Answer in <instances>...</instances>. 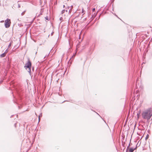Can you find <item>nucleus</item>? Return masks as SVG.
<instances>
[{
    "instance_id": "12",
    "label": "nucleus",
    "mask_w": 152,
    "mask_h": 152,
    "mask_svg": "<svg viewBox=\"0 0 152 152\" xmlns=\"http://www.w3.org/2000/svg\"><path fill=\"white\" fill-rule=\"evenodd\" d=\"M95 8H93V10H92V11H95Z\"/></svg>"
},
{
    "instance_id": "11",
    "label": "nucleus",
    "mask_w": 152,
    "mask_h": 152,
    "mask_svg": "<svg viewBox=\"0 0 152 152\" xmlns=\"http://www.w3.org/2000/svg\"><path fill=\"white\" fill-rule=\"evenodd\" d=\"M11 46V43H10L8 45V47H10Z\"/></svg>"
},
{
    "instance_id": "13",
    "label": "nucleus",
    "mask_w": 152,
    "mask_h": 152,
    "mask_svg": "<svg viewBox=\"0 0 152 152\" xmlns=\"http://www.w3.org/2000/svg\"><path fill=\"white\" fill-rule=\"evenodd\" d=\"M83 9H82V10H83Z\"/></svg>"
},
{
    "instance_id": "3",
    "label": "nucleus",
    "mask_w": 152,
    "mask_h": 152,
    "mask_svg": "<svg viewBox=\"0 0 152 152\" xmlns=\"http://www.w3.org/2000/svg\"><path fill=\"white\" fill-rule=\"evenodd\" d=\"M11 23V20L9 19H7L5 21V26L6 28H8L10 27Z\"/></svg>"
},
{
    "instance_id": "1",
    "label": "nucleus",
    "mask_w": 152,
    "mask_h": 152,
    "mask_svg": "<svg viewBox=\"0 0 152 152\" xmlns=\"http://www.w3.org/2000/svg\"><path fill=\"white\" fill-rule=\"evenodd\" d=\"M142 115L144 119H149L152 115V110L149 108L145 110L142 113Z\"/></svg>"
},
{
    "instance_id": "10",
    "label": "nucleus",
    "mask_w": 152,
    "mask_h": 152,
    "mask_svg": "<svg viewBox=\"0 0 152 152\" xmlns=\"http://www.w3.org/2000/svg\"><path fill=\"white\" fill-rule=\"evenodd\" d=\"M45 18L46 20H48V17H45Z\"/></svg>"
},
{
    "instance_id": "9",
    "label": "nucleus",
    "mask_w": 152,
    "mask_h": 152,
    "mask_svg": "<svg viewBox=\"0 0 152 152\" xmlns=\"http://www.w3.org/2000/svg\"><path fill=\"white\" fill-rule=\"evenodd\" d=\"M64 11H65V10H63L62 11V12H61V13H62V14H63V13L64 12Z\"/></svg>"
},
{
    "instance_id": "8",
    "label": "nucleus",
    "mask_w": 152,
    "mask_h": 152,
    "mask_svg": "<svg viewBox=\"0 0 152 152\" xmlns=\"http://www.w3.org/2000/svg\"><path fill=\"white\" fill-rule=\"evenodd\" d=\"M25 11L24 12H23L21 13V15H23L24 14H25Z\"/></svg>"
},
{
    "instance_id": "5",
    "label": "nucleus",
    "mask_w": 152,
    "mask_h": 152,
    "mask_svg": "<svg viewBox=\"0 0 152 152\" xmlns=\"http://www.w3.org/2000/svg\"><path fill=\"white\" fill-rule=\"evenodd\" d=\"M6 53L5 52L4 53H2V54L1 55V57H4V56H6Z\"/></svg>"
},
{
    "instance_id": "6",
    "label": "nucleus",
    "mask_w": 152,
    "mask_h": 152,
    "mask_svg": "<svg viewBox=\"0 0 152 152\" xmlns=\"http://www.w3.org/2000/svg\"><path fill=\"white\" fill-rule=\"evenodd\" d=\"M134 150V149L132 148H130L129 149V151L130 152H133Z\"/></svg>"
},
{
    "instance_id": "4",
    "label": "nucleus",
    "mask_w": 152,
    "mask_h": 152,
    "mask_svg": "<svg viewBox=\"0 0 152 152\" xmlns=\"http://www.w3.org/2000/svg\"><path fill=\"white\" fill-rule=\"evenodd\" d=\"M67 7L68 8L69 10H68L69 12H71V11L72 10V8H73L72 6H68ZM68 11V10H66V12H67Z\"/></svg>"
},
{
    "instance_id": "2",
    "label": "nucleus",
    "mask_w": 152,
    "mask_h": 152,
    "mask_svg": "<svg viewBox=\"0 0 152 152\" xmlns=\"http://www.w3.org/2000/svg\"><path fill=\"white\" fill-rule=\"evenodd\" d=\"M31 63L29 59L28 60L24 66L25 68L28 71V72H31Z\"/></svg>"
},
{
    "instance_id": "7",
    "label": "nucleus",
    "mask_w": 152,
    "mask_h": 152,
    "mask_svg": "<svg viewBox=\"0 0 152 152\" xmlns=\"http://www.w3.org/2000/svg\"><path fill=\"white\" fill-rule=\"evenodd\" d=\"M137 118H138L140 116V112L139 113H138L137 114Z\"/></svg>"
}]
</instances>
